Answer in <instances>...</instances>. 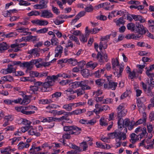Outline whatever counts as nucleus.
<instances>
[{
	"mask_svg": "<svg viewBox=\"0 0 154 154\" xmlns=\"http://www.w3.org/2000/svg\"><path fill=\"white\" fill-rule=\"evenodd\" d=\"M64 131H67L69 133H64L62 136L63 139H61L60 142H62L63 145L67 146V145L65 143L66 140L65 139H69L71 138V134H79L80 132L81 128L75 126H65L63 127Z\"/></svg>",
	"mask_w": 154,
	"mask_h": 154,
	"instance_id": "f257e3e1",
	"label": "nucleus"
},
{
	"mask_svg": "<svg viewBox=\"0 0 154 154\" xmlns=\"http://www.w3.org/2000/svg\"><path fill=\"white\" fill-rule=\"evenodd\" d=\"M117 117L119 119L122 118L125 116L127 112L126 109L125 108L124 105L122 104L119 105L117 109Z\"/></svg>",
	"mask_w": 154,
	"mask_h": 154,
	"instance_id": "f03ea898",
	"label": "nucleus"
},
{
	"mask_svg": "<svg viewBox=\"0 0 154 154\" xmlns=\"http://www.w3.org/2000/svg\"><path fill=\"white\" fill-rule=\"evenodd\" d=\"M128 122L129 119H125L124 120L122 118L118 119V128L120 130H122L123 128L127 127Z\"/></svg>",
	"mask_w": 154,
	"mask_h": 154,
	"instance_id": "7ed1b4c3",
	"label": "nucleus"
},
{
	"mask_svg": "<svg viewBox=\"0 0 154 154\" xmlns=\"http://www.w3.org/2000/svg\"><path fill=\"white\" fill-rule=\"evenodd\" d=\"M40 16L44 18H50L53 17V14L50 11L45 10L41 11Z\"/></svg>",
	"mask_w": 154,
	"mask_h": 154,
	"instance_id": "20e7f679",
	"label": "nucleus"
},
{
	"mask_svg": "<svg viewBox=\"0 0 154 154\" xmlns=\"http://www.w3.org/2000/svg\"><path fill=\"white\" fill-rule=\"evenodd\" d=\"M48 2V0H42L39 2V4L35 5L33 6L35 9H43L47 7V4Z\"/></svg>",
	"mask_w": 154,
	"mask_h": 154,
	"instance_id": "39448f33",
	"label": "nucleus"
},
{
	"mask_svg": "<svg viewBox=\"0 0 154 154\" xmlns=\"http://www.w3.org/2000/svg\"><path fill=\"white\" fill-rule=\"evenodd\" d=\"M135 31L137 32H139L140 34L142 35L146 33V31L145 29V28L144 27L142 24L138 23L136 25Z\"/></svg>",
	"mask_w": 154,
	"mask_h": 154,
	"instance_id": "423d86ee",
	"label": "nucleus"
},
{
	"mask_svg": "<svg viewBox=\"0 0 154 154\" xmlns=\"http://www.w3.org/2000/svg\"><path fill=\"white\" fill-rule=\"evenodd\" d=\"M78 87H80L83 90H89L91 89V87L87 85L88 81L86 80L78 82Z\"/></svg>",
	"mask_w": 154,
	"mask_h": 154,
	"instance_id": "0eeeda50",
	"label": "nucleus"
},
{
	"mask_svg": "<svg viewBox=\"0 0 154 154\" xmlns=\"http://www.w3.org/2000/svg\"><path fill=\"white\" fill-rule=\"evenodd\" d=\"M117 83L114 82L112 80L109 81V83L107 84H104V87L105 88L111 89L112 90H115L117 86Z\"/></svg>",
	"mask_w": 154,
	"mask_h": 154,
	"instance_id": "6e6552de",
	"label": "nucleus"
},
{
	"mask_svg": "<svg viewBox=\"0 0 154 154\" xmlns=\"http://www.w3.org/2000/svg\"><path fill=\"white\" fill-rule=\"evenodd\" d=\"M59 75H52L51 76H48L45 79L46 81H48L52 85H53L55 81L57 79Z\"/></svg>",
	"mask_w": 154,
	"mask_h": 154,
	"instance_id": "1a4fd4ad",
	"label": "nucleus"
},
{
	"mask_svg": "<svg viewBox=\"0 0 154 154\" xmlns=\"http://www.w3.org/2000/svg\"><path fill=\"white\" fill-rule=\"evenodd\" d=\"M146 143L147 144L146 148L147 149H153V145L154 144V139L152 140L150 138H148L146 139Z\"/></svg>",
	"mask_w": 154,
	"mask_h": 154,
	"instance_id": "9d476101",
	"label": "nucleus"
},
{
	"mask_svg": "<svg viewBox=\"0 0 154 154\" xmlns=\"http://www.w3.org/2000/svg\"><path fill=\"white\" fill-rule=\"evenodd\" d=\"M116 142L118 140L120 141L122 138L123 140H125L126 138V133L122 132H116Z\"/></svg>",
	"mask_w": 154,
	"mask_h": 154,
	"instance_id": "9b49d317",
	"label": "nucleus"
},
{
	"mask_svg": "<svg viewBox=\"0 0 154 154\" xmlns=\"http://www.w3.org/2000/svg\"><path fill=\"white\" fill-rule=\"evenodd\" d=\"M92 56L93 58V60H98L101 63L104 62V60L102 59V55L99 52H98L97 55L94 53H93L92 54Z\"/></svg>",
	"mask_w": 154,
	"mask_h": 154,
	"instance_id": "f8f14e48",
	"label": "nucleus"
},
{
	"mask_svg": "<svg viewBox=\"0 0 154 154\" xmlns=\"http://www.w3.org/2000/svg\"><path fill=\"white\" fill-rule=\"evenodd\" d=\"M63 48L60 45L57 46L55 49V57H57L60 55L63 52Z\"/></svg>",
	"mask_w": 154,
	"mask_h": 154,
	"instance_id": "ddd939ff",
	"label": "nucleus"
},
{
	"mask_svg": "<svg viewBox=\"0 0 154 154\" xmlns=\"http://www.w3.org/2000/svg\"><path fill=\"white\" fill-rule=\"evenodd\" d=\"M28 133L29 135H35L37 137L39 136L40 135V133L38 132L36 129L32 128L28 130Z\"/></svg>",
	"mask_w": 154,
	"mask_h": 154,
	"instance_id": "4468645a",
	"label": "nucleus"
},
{
	"mask_svg": "<svg viewBox=\"0 0 154 154\" xmlns=\"http://www.w3.org/2000/svg\"><path fill=\"white\" fill-rule=\"evenodd\" d=\"M131 16L133 19L135 21H139L141 23H143L145 22V20L144 18L140 15H136L135 14H131Z\"/></svg>",
	"mask_w": 154,
	"mask_h": 154,
	"instance_id": "2eb2a0df",
	"label": "nucleus"
},
{
	"mask_svg": "<svg viewBox=\"0 0 154 154\" xmlns=\"http://www.w3.org/2000/svg\"><path fill=\"white\" fill-rule=\"evenodd\" d=\"M32 73L33 75L36 77L41 78L45 77L48 76V72L39 73L37 72H33Z\"/></svg>",
	"mask_w": 154,
	"mask_h": 154,
	"instance_id": "dca6fc26",
	"label": "nucleus"
},
{
	"mask_svg": "<svg viewBox=\"0 0 154 154\" xmlns=\"http://www.w3.org/2000/svg\"><path fill=\"white\" fill-rule=\"evenodd\" d=\"M38 90V88L37 87L31 86L29 87V88L27 91V92L29 94V95L30 96L35 94Z\"/></svg>",
	"mask_w": 154,
	"mask_h": 154,
	"instance_id": "f3484780",
	"label": "nucleus"
},
{
	"mask_svg": "<svg viewBox=\"0 0 154 154\" xmlns=\"http://www.w3.org/2000/svg\"><path fill=\"white\" fill-rule=\"evenodd\" d=\"M8 46L6 42H3L0 43V53H3L8 48Z\"/></svg>",
	"mask_w": 154,
	"mask_h": 154,
	"instance_id": "a211bd4d",
	"label": "nucleus"
},
{
	"mask_svg": "<svg viewBox=\"0 0 154 154\" xmlns=\"http://www.w3.org/2000/svg\"><path fill=\"white\" fill-rule=\"evenodd\" d=\"M86 110L85 109H78L74 110L71 112H70V116L73 115H79L81 114L82 113L85 112Z\"/></svg>",
	"mask_w": 154,
	"mask_h": 154,
	"instance_id": "6ab92c4d",
	"label": "nucleus"
},
{
	"mask_svg": "<svg viewBox=\"0 0 154 154\" xmlns=\"http://www.w3.org/2000/svg\"><path fill=\"white\" fill-rule=\"evenodd\" d=\"M38 49L35 48L29 51L28 53L34 56L35 57H38L39 56V54L38 53Z\"/></svg>",
	"mask_w": 154,
	"mask_h": 154,
	"instance_id": "aec40b11",
	"label": "nucleus"
},
{
	"mask_svg": "<svg viewBox=\"0 0 154 154\" xmlns=\"http://www.w3.org/2000/svg\"><path fill=\"white\" fill-rule=\"evenodd\" d=\"M29 146V144L27 143H24L20 142L18 145V148L19 149H22L24 148H27Z\"/></svg>",
	"mask_w": 154,
	"mask_h": 154,
	"instance_id": "412c9836",
	"label": "nucleus"
},
{
	"mask_svg": "<svg viewBox=\"0 0 154 154\" xmlns=\"http://www.w3.org/2000/svg\"><path fill=\"white\" fill-rule=\"evenodd\" d=\"M111 63L112 65V69H113L114 70H116V66H118L119 64L117 58H116V59L112 58L111 60Z\"/></svg>",
	"mask_w": 154,
	"mask_h": 154,
	"instance_id": "4be33fe9",
	"label": "nucleus"
},
{
	"mask_svg": "<svg viewBox=\"0 0 154 154\" xmlns=\"http://www.w3.org/2000/svg\"><path fill=\"white\" fill-rule=\"evenodd\" d=\"M33 65L31 61L29 62H24L22 63V67H26L29 70H30L32 68Z\"/></svg>",
	"mask_w": 154,
	"mask_h": 154,
	"instance_id": "5701e85b",
	"label": "nucleus"
},
{
	"mask_svg": "<svg viewBox=\"0 0 154 154\" xmlns=\"http://www.w3.org/2000/svg\"><path fill=\"white\" fill-rule=\"evenodd\" d=\"M7 69L8 73H14L16 72V67H14L12 64H8Z\"/></svg>",
	"mask_w": 154,
	"mask_h": 154,
	"instance_id": "b1692460",
	"label": "nucleus"
},
{
	"mask_svg": "<svg viewBox=\"0 0 154 154\" xmlns=\"http://www.w3.org/2000/svg\"><path fill=\"white\" fill-rule=\"evenodd\" d=\"M70 147L75 150H73L75 151V154L78 153L82 151L79 147L74 144H72Z\"/></svg>",
	"mask_w": 154,
	"mask_h": 154,
	"instance_id": "393cba45",
	"label": "nucleus"
},
{
	"mask_svg": "<svg viewBox=\"0 0 154 154\" xmlns=\"http://www.w3.org/2000/svg\"><path fill=\"white\" fill-rule=\"evenodd\" d=\"M79 122L82 124L93 125L95 123V122L93 120L88 121L86 120L81 119L79 121Z\"/></svg>",
	"mask_w": 154,
	"mask_h": 154,
	"instance_id": "a878e982",
	"label": "nucleus"
},
{
	"mask_svg": "<svg viewBox=\"0 0 154 154\" xmlns=\"http://www.w3.org/2000/svg\"><path fill=\"white\" fill-rule=\"evenodd\" d=\"M23 111L25 112V113H24V114L30 115L34 114L35 113L34 111H26L27 110H29V106H23Z\"/></svg>",
	"mask_w": 154,
	"mask_h": 154,
	"instance_id": "bb28decb",
	"label": "nucleus"
},
{
	"mask_svg": "<svg viewBox=\"0 0 154 154\" xmlns=\"http://www.w3.org/2000/svg\"><path fill=\"white\" fill-rule=\"evenodd\" d=\"M75 105V104L72 103H70L63 105V108L67 111H70L72 109V107Z\"/></svg>",
	"mask_w": 154,
	"mask_h": 154,
	"instance_id": "cd10ccee",
	"label": "nucleus"
},
{
	"mask_svg": "<svg viewBox=\"0 0 154 154\" xmlns=\"http://www.w3.org/2000/svg\"><path fill=\"white\" fill-rule=\"evenodd\" d=\"M130 137L131 139L130 140V142L133 144H134L138 140L137 137L138 136L136 135L134 133H132L130 135Z\"/></svg>",
	"mask_w": 154,
	"mask_h": 154,
	"instance_id": "c85d7f7f",
	"label": "nucleus"
},
{
	"mask_svg": "<svg viewBox=\"0 0 154 154\" xmlns=\"http://www.w3.org/2000/svg\"><path fill=\"white\" fill-rule=\"evenodd\" d=\"M109 109V107L107 105H103L98 110L95 111V109L94 111L96 113L102 111H105L106 110H108Z\"/></svg>",
	"mask_w": 154,
	"mask_h": 154,
	"instance_id": "c756f323",
	"label": "nucleus"
},
{
	"mask_svg": "<svg viewBox=\"0 0 154 154\" xmlns=\"http://www.w3.org/2000/svg\"><path fill=\"white\" fill-rule=\"evenodd\" d=\"M67 63H68L72 66H75L77 64L78 62L77 60L74 58H67Z\"/></svg>",
	"mask_w": 154,
	"mask_h": 154,
	"instance_id": "7c9ffc66",
	"label": "nucleus"
},
{
	"mask_svg": "<svg viewBox=\"0 0 154 154\" xmlns=\"http://www.w3.org/2000/svg\"><path fill=\"white\" fill-rule=\"evenodd\" d=\"M68 37H69V38L75 42L76 44L79 45L80 44V42L79 40V39L76 36H74V35H73L71 34H69L68 35Z\"/></svg>",
	"mask_w": 154,
	"mask_h": 154,
	"instance_id": "2f4dec72",
	"label": "nucleus"
},
{
	"mask_svg": "<svg viewBox=\"0 0 154 154\" xmlns=\"http://www.w3.org/2000/svg\"><path fill=\"white\" fill-rule=\"evenodd\" d=\"M119 72H114V74L116 76H117L118 78L119 77L121 76V75L123 69L124 68V66L123 65H119Z\"/></svg>",
	"mask_w": 154,
	"mask_h": 154,
	"instance_id": "473e14b6",
	"label": "nucleus"
},
{
	"mask_svg": "<svg viewBox=\"0 0 154 154\" xmlns=\"http://www.w3.org/2000/svg\"><path fill=\"white\" fill-rule=\"evenodd\" d=\"M147 134L146 128L144 127L143 128V130L140 132L138 134V136H139V137L141 140Z\"/></svg>",
	"mask_w": 154,
	"mask_h": 154,
	"instance_id": "72a5a7b5",
	"label": "nucleus"
},
{
	"mask_svg": "<svg viewBox=\"0 0 154 154\" xmlns=\"http://www.w3.org/2000/svg\"><path fill=\"white\" fill-rule=\"evenodd\" d=\"M137 106H141L142 105H144L143 104V103L146 101L145 98L144 97H141V98L138 97L137 98Z\"/></svg>",
	"mask_w": 154,
	"mask_h": 154,
	"instance_id": "f704fd0d",
	"label": "nucleus"
},
{
	"mask_svg": "<svg viewBox=\"0 0 154 154\" xmlns=\"http://www.w3.org/2000/svg\"><path fill=\"white\" fill-rule=\"evenodd\" d=\"M97 63H94L92 61H90L87 63V68H90L93 69L97 66Z\"/></svg>",
	"mask_w": 154,
	"mask_h": 154,
	"instance_id": "c9c22d12",
	"label": "nucleus"
},
{
	"mask_svg": "<svg viewBox=\"0 0 154 154\" xmlns=\"http://www.w3.org/2000/svg\"><path fill=\"white\" fill-rule=\"evenodd\" d=\"M127 26L128 29L132 31H135V29H136L135 25L133 23H128Z\"/></svg>",
	"mask_w": 154,
	"mask_h": 154,
	"instance_id": "e433bc0d",
	"label": "nucleus"
},
{
	"mask_svg": "<svg viewBox=\"0 0 154 154\" xmlns=\"http://www.w3.org/2000/svg\"><path fill=\"white\" fill-rule=\"evenodd\" d=\"M131 93V91L130 90H127L120 97L121 99H123L124 98L129 96Z\"/></svg>",
	"mask_w": 154,
	"mask_h": 154,
	"instance_id": "4c0bfd02",
	"label": "nucleus"
},
{
	"mask_svg": "<svg viewBox=\"0 0 154 154\" xmlns=\"http://www.w3.org/2000/svg\"><path fill=\"white\" fill-rule=\"evenodd\" d=\"M94 9V8L91 5H88L85 8V11L87 12H92Z\"/></svg>",
	"mask_w": 154,
	"mask_h": 154,
	"instance_id": "58836bf2",
	"label": "nucleus"
},
{
	"mask_svg": "<svg viewBox=\"0 0 154 154\" xmlns=\"http://www.w3.org/2000/svg\"><path fill=\"white\" fill-rule=\"evenodd\" d=\"M40 12L35 10L32 11L27 14L29 16H40Z\"/></svg>",
	"mask_w": 154,
	"mask_h": 154,
	"instance_id": "ea45409f",
	"label": "nucleus"
},
{
	"mask_svg": "<svg viewBox=\"0 0 154 154\" xmlns=\"http://www.w3.org/2000/svg\"><path fill=\"white\" fill-rule=\"evenodd\" d=\"M82 75L85 78H87L90 75L89 70L87 69H83L82 71Z\"/></svg>",
	"mask_w": 154,
	"mask_h": 154,
	"instance_id": "a19ab883",
	"label": "nucleus"
},
{
	"mask_svg": "<svg viewBox=\"0 0 154 154\" xmlns=\"http://www.w3.org/2000/svg\"><path fill=\"white\" fill-rule=\"evenodd\" d=\"M30 99L27 97L26 95H25V97H24L23 100H22L20 104L23 105H27L30 102Z\"/></svg>",
	"mask_w": 154,
	"mask_h": 154,
	"instance_id": "79ce46f5",
	"label": "nucleus"
},
{
	"mask_svg": "<svg viewBox=\"0 0 154 154\" xmlns=\"http://www.w3.org/2000/svg\"><path fill=\"white\" fill-rule=\"evenodd\" d=\"M53 121H55V118L52 117H47L45 118L41 121L42 122H50Z\"/></svg>",
	"mask_w": 154,
	"mask_h": 154,
	"instance_id": "37998d69",
	"label": "nucleus"
},
{
	"mask_svg": "<svg viewBox=\"0 0 154 154\" xmlns=\"http://www.w3.org/2000/svg\"><path fill=\"white\" fill-rule=\"evenodd\" d=\"M80 146L82 148V151H85L87 150L88 146L86 141H83L80 143Z\"/></svg>",
	"mask_w": 154,
	"mask_h": 154,
	"instance_id": "c03bdc74",
	"label": "nucleus"
},
{
	"mask_svg": "<svg viewBox=\"0 0 154 154\" xmlns=\"http://www.w3.org/2000/svg\"><path fill=\"white\" fill-rule=\"evenodd\" d=\"M87 36L83 34H81L79 36V39L82 43H84L86 42L87 40Z\"/></svg>",
	"mask_w": 154,
	"mask_h": 154,
	"instance_id": "a18cd8bd",
	"label": "nucleus"
},
{
	"mask_svg": "<svg viewBox=\"0 0 154 154\" xmlns=\"http://www.w3.org/2000/svg\"><path fill=\"white\" fill-rule=\"evenodd\" d=\"M114 22L116 23V25L120 26V25L123 24L125 23L124 20L122 17L119 18L116 21H114Z\"/></svg>",
	"mask_w": 154,
	"mask_h": 154,
	"instance_id": "49530a36",
	"label": "nucleus"
},
{
	"mask_svg": "<svg viewBox=\"0 0 154 154\" xmlns=\"http://www.w3.org/2000/svg\"><path fill=\"white\" fill-rule=\"evenodd\" d=\"M13 116L11 115L6 116L4 117V120L5 121L8 122L9 121H11L13 119Z\"/></svg>",
	"mask_w": 154,
	"mask_h": 154,
	"instance_id": "de8ad7c7",
	"label": "nucleus"
},
{
	"mask_svg": "<svg viewBox=\"0 0 154 154\" xmlns=\"http://www.w3.org/2000/svg\"><path fill=\"white\" fill-rule=\"evenodd\" d=\"M128 74V78L130 79H133L136 76V72L134 69L132 72L131 71Z\"/></svg>",
	"mask_w": 154,
	"mask_h": 154,
	"instance_id": "09e8293b",
	"label": "nucleus"
},
{
	"mask_svg": "<svg viewBox=\"0 0 154 154\" xmlns=\"http://www.w3.org/2000/svg\"><path fill=\"white\" fill-rule=\"evenodd\" d=\"M22 123L23 124L27 126L26 127H29L30 126L31 123L29 120L26 119H22Z\"/></svg>",
	"mask_w": 154,
	"mask_h": 154,
	"instance_id": "8fccbe9b",
	"label": "nucleus"
},
{
	"mask_svg": "<svg viewBox=\"0 0 154 154\" xmlns=\"http://www.w3.org/2000/svg\"><path fill=\"white\" fill-rule=\"evenodd\" d=\"M60 106L58 105H56L54 104H51L48 106L46 107V108L47 110H51V109L52 108H57L58 107H60Z\"/></svg>",
	"mask_w": 154,
	"mask_h": 154,
	"instance_id": "3c124183",
	"label": "nucleus"
},
{
	"mask_svg": "<svg viewBox=\"0 0 154 154\" xmlns=\"http://www.w3.org/2000/svg\"><path fill=\"white\" fill-rule=\"evenodd\" d=\"M57 41V39L55 36H52L51 40V45H57L58 43Z\"/></svg>",
	"mask_w": 154,
	"mask_h": 154,
	"instance_id": "603ef678",
	"label": "nucleus"
},
{
	"mask_svg": "<svg viewBox=\"0 0 154 154\" xmlns=\"http://www.w3.org/2000/svg\"><path fill=\"white\" fill-rule=\"evenodd\" d=\"M85 62L84 60H82L78 62L77 63L78 66L81 70L84 68V66L85 65Z\"/></svg>",
	"mask_w": 154,
	"mask_h": 154,
	"instance_id": "864d4df0",
	"label": "nucleus"
},
{
	"mask_svg": "<svg viewBox=\"0 0 154 154\" xmlns=\"http://www.w3.org/2000/svg\"><path fill=\"white\" fill-rule=\"evenodd\" d=\"M17 35V34L15 32H11L9 33L4 35V36L7 38L15 37Z\"/></svg>",
	"mask_w": 154,
	"mask_h": 154,
	"instance_id": "5fc2aeb1",
	"label": "nucleus"
},
{
	"mask_svg": "<svg viewBox=\"0 0 154 154\" xmlns=\"http://www.w3.org/2000/svg\"><path fill=\"white\" fill-rule=\"evenodd\" d=\"M21 137H14L10 140H12L11 143L12 145L14 144L15 142H17L21 140Z\"/></svg>",
	"mask_w": 154,
	"mask_h": 154,
	"instance_id": "6e6d98bb",
	"label": "nucleus"
},
{
	"mask_svg": "<svg viewBox=\"0 0 154 154\" xmlns=\"http://www.w3.org/2000/svg\"><path fill=\"white\" fill-rule=\"evenodd\" d=\"M100 125L102 126H106L108 124L106 122L105 118L104 117L101 118L100 120Z\"/></svg>",
	"mask_w": 154,
	"mask_h": 154,
	"instance_id": "4d7b16f0",
	"label": "nucleus"
},
{
	"mask_svg": "<svg viewBox=\"0 0 154 154\" xmlns=\"http://www.w3.org/2000/svg\"><path fill=\"white\" fill-rule=\"evenodd\" d=\"M104 82V80L101 79H99L95 81V83L99 86H101L103 85Z\"/></svg>",
	"mask_w": 154,
	"mask_h": 154,
	"instance_id": "13d9d810",
	"label": "nucleus"
},
{
	"mask_svg": "<svg viewBox=\"0 0 154 154\" xmlns=\"http://www.w3.org/2000/svg\"><path fill=\"white\" fill-rule=\"evenodd\" d=\"M138 108V110L140 113H143L145 112V110L146 109V107L144 105H142L137 106Z\"/></svg>",
	"mask_w": 154,
	"mask_h": 154,
	"instance_id": "bf43d9fd",
	"label": "nucleus"
},
{
	"mask_svg": "<svg viewBox=\"0 0 154 154\" xmlns=\"http://www.w3.org/2000/svg\"><path fill=\"white\" fill-rule=\"evenodd\" d=\"M134 124H135L134 122L132 121L131 122L129 119V122L127 124V126L128 127V128L129 130H131L134 127Z\"/></svg>",
	"mask_w": 154,
	"mask_h": 154,
	"instance_id": "052dcab7",
	"label": "nucleus"
},
{
	"mask_svg": "<svg viewBox=\"0 0 154 154\" xmlns=\"http://www.w3.org/2000/svg\"><path fill=\"white\" fill-rule=\"evenodd\" d=\"M48 30V28H44L38 30H37L36 32L39 34L44 33L47 32Z\"/></svg>",
	"mask_w": 154,
	"mask_h": 154,
	"instance_id": "680f3d73",
	"label": "nucleus"
},
{
	"mask_svg": "<svg viewBox=\"0 0 154 154\" xmlns=\"http://www.w3.org/2000/svg\"><path fill=\"white\" fill-rule=\"evenodd\" d=\"M85 90H83L82 88L76 89V92L77 96L79 97L82 95L84 93Z\"/></svg>",
	"mask_w": 154,
	"mask_h": 154,
	"instance_id": "e2e57ef3",
	"label": "nucleus"
},
{
	"mask_svg": "<svg viewBox=\"0 0 154 154\" xmlns=\"http://www.w3.org/2000/svg\"><path fill=\"white\" fill-rule=\"evenodd\" d=\"M102 29V28L101 27L100 29H98L97 28H94L91 30V33L92 34H96Z\"/></svg>",
	"mask_w": 154,
	"mask_h": 154,
	"instance_id": "0e129e2a",
	"label": "nucleus"
},
{
	"mask_svg": "<svg viewBox=\"0 0 154 154\" xmlns=\"http://www.w3.org/2000/svg\"><path fill=\"white\" fill-rule=\"evenodd\" d=\"M69 86L73 88H75L78 87V82L71 83L69 84Z\"/></svg>",
	"mask_w": 154,
	"mask_h": 154,
	"instance_id": "69168bd1",
	"label": "nucleus"
},
{
	"mask_svg": "<svg viewBox=\"0 0 154 154\" xmlns=\"http://www.w3.org/2000/svg\"><path fill=\"white\" fill-rule=\"evenodd\" d=\"M71 32L72 33V35H74V36H78L80 35L81 34V32L78 30H72L71 31Z\"/></svg>",
	"mask_w": 154,
	"mask_h": 154,
	"instance_id": "338daca9",
	"label": "nucleus"
},
{
	"mask_svg": "<svg viewBox=\"0 0 154 154\" xmlns=\"http://www.w3.org/2000/svg\"><path fill=\"white\" fill-rule=\"evenodd\" d=\"M150 101L151 103L149 104L148 106V107L149 109H150L154 107V97L150 99Z\"/></svg>",
	"mask_w": 154,
	"mask_h": 154,
	"instance_id": "774afa93",
	"label": "nucleus"
}]
</instances>
